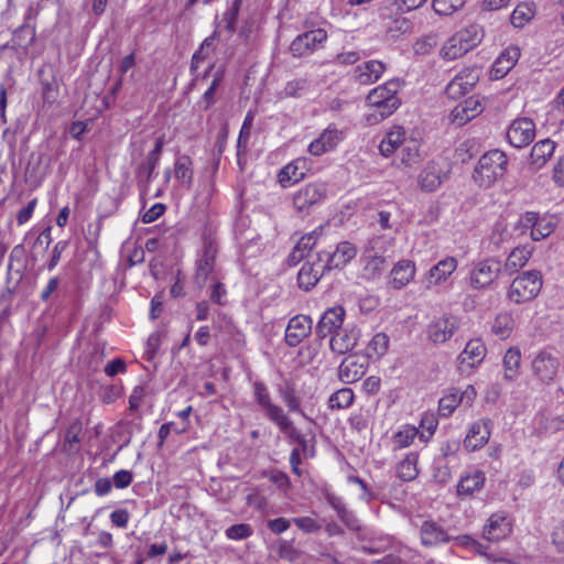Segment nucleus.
Returning a JSON list of instances; mask_svg holds the SVG:
<instances>
[{"mask_svg": "<svg viewBox=\"0 0 564 564\" xmlns=\"http://www.w3.org/2000/svg\"><path fill=\"white\" fill-rule=\"evenodd\" d=\"M339 131L336 129H326L324 132L308 147L312 155L318 156L334 149L339 142Z\"/></svg>", "mask_w": 564, "mask_h": 564, "instance_id": "2f4dec72", "label": "nucleus"}, {"mask_svg": "<svg viewBox=\"0 0 564 564\" xmlns=\"http://www.w3.org/2000/svg\"><path fill=\"white\" fill-rule=\"evenodd\" d=\"M164 143L165 141L163 137L156 138L154 148L149 152L145 160L137 166L135 176L139 184L148 186L152 180L153 173L159 164Z\"/></svg>", "mask_w": 564, "mask_h": 564, "instance_id": "ddd939ff", "label": "nucleus"}, {"mask_svg": "<svg viewBox=\"0 0 564 564\" xmlns=\"http://www.w3.org/2000/svg\"><path fill=\"white\" fill-rule=\"evenodd\" d=\"M241 0H235L232 4L224 12L223 21L226 23L225 29L232 34L240 10Z\"/></svg>", "mask_w": 564, "mask_h": 564, "instance_id": "680f3d73", "label": "nucleus"}, {"mask_svg": "<svg viewBox=\"0 0 564 564\" xmlns=\"http://www.w3.org/2000/svg\"><path fill=\"white\" fill-rule=\"evenodd\" d=\"M457 34L464 41L469 51L480 44L484 39V30L478 24H470L458 31Z\"/></svg>", "mask_w": 564, "mask_h": 564, "instance_id": "3c124183", "label": "nucleus"}, {"mask_svg": "<svg viewBox=\"0 0 564 564\" xmlns=\"http://www.w3.org/2000/svg\"><path fill=\"white\" fill-rule=\"evenodd\" d=\"M219 35V32L216 30L214 33L206 37L199 48L193 54L192 62H191V72L192 74H195L199 67V65L205 62L208 57L209 50L213 46L214 41Z\"/></svg>", "mask_w": 564, "mask_h": 564, "instance_id": "09e8293b", "label": "nucleus"}, {"mask_svg": "<svg viewBox=\"0 0 564 564\" xmlns=\"http://www.w3.org/2000/svg\"><path fill=\"white\" fill-rule=\"evenodd\" d=\"M318 253L323 254L324 262L330 271L333 269L345 267L351 259L356 257L357 250L350 242L343 241L337 245L335 251H321Z\"/></svg>", "mask_w": 564, "mask_h": 564, "instance_id": "aec40b11", "label": "nucleus"}, {"mask_svg": "<svg viewBox=\"0 0 564 564\" xmlns=\"http://www.w3.org/2000/svg\"><path fill=\"white\" fill-rule=\"evenodd\" d=\"M502 272V264L496 258H488L478 262L470 273V284L474 289L489 286Z\"/></svg>", "mask_w": 564, "mask_h": 564, "instance_id": "0eeeda50", "label": "nucleus"}, {"mask_svg": "<svg viewBox=\"0 0 564 564\" xmlns=\"http://www.w3.org/2000/svg\"><path fill=\"white\" fill-rule=\"evenodd\" d=\"M520 57V50L517 46L507 47L495 61L492 73L496 78L507 75Z\"/></svg>", "mask_w": 564, "mask_h": 564, "instance_id": "7c9ffc66", "label": "nucleus"}, {"mask_svg": "<svg viewBox=\"0 0 564 564\" xmlns=\"http://www.w3.org/2000/svg\"><path fill=\"white\" fill-rule=\"evenodd\" d=\"M400 89L399 80H389L373 88L367 96V106L370 109L368 120L379 122L391 116L401 105L397 96Z\"/></svg>", "mask_w": 564, "mask_h": 564, "instance_id": "f257e3e1", "label": "nucleus"}, {"mask_svg": "<svg viewBox=\"0 0 564 564\" xmlns=\"http://www.w3.org/2000/svg\"><path fill=\"white\" fill-rule=\"evenodd\" d=\"M394 239L387 236H377L369 240L365 252L384 256L388 249L393 245Z\"/></svg>", "mask_w": 564, "mask_h": 564, "instance_id": "4d7b16f0", "label": "nucleus"}, {"mask_svg": "<svg viewBox=\"0 0 564 564\" xmlns=\"http://www.w3.org/2000/svg\"><path fill=\"white\" fill-rule=\"evenodd\" d=\"M457 260L454 257H446L433 265L422 280L426 290L435 285H440L447 280L449 275L456 270Z\"/></svg>", "mask_w": 564, "mask_h": 564, "instance_id": "a211bd4d", "label": "nucleus"}, {"mask_svg": "<svg viewBox=\"0 0 564 564\" xmlns=\"http://www.w3.org/2000/svg\"><path fill=\"white\" fill-rule=\"evenodd\" d=\"M252 120H253L252 113L248 112L246 118H245V121L242 123L239 137H238L237 156H238V163L239 164L241 163V161H240L241 152L242 151L245 152L246 149H247L248 140H249V137H250V129H251V126H252Z\"/></svg>", "mask_w": 564, "mask_h": 564, "instance_id": "052dcab7", "label": "nucleus"}, {"mask_svg": "<svg viewBox=\"0 0 564 564\" xmlns=\"http://www.w3.org/2000/svg\"><path fill=\"white\" fill-rule=\"evenodd\" d=\"M415 275V264L411 260H401L391 270L390 283L393 289L401 290L408 285Z\"/></svg>", "mask_w": 564, "mask_h": 564, "instance_id": "c85d7f7f", "label": "nucleus"}, {"mask_svg": "<svg viewBox=\"0 0 564 564\" xmlns=\"http://www.w3.org/2000/svg\"><path fill=\"white\" fill-rule=\"evenodd\" d=\"M514 327V319L511 313L501 312L499 313L491 325V332L500 339L508 338Z\"/></svg>", "mask_w": 564, "mask_h": 564, "instance_id": "c03bdc74", "label": "nucleus"}, {"mask_svg": "<svg viewBox=\"0 0 564 564\" xmlns=\"http://www.w3.org/2000/svg\"><path fill=\"white\" fill-rule=\"evenodd\" d=\"M420 536L422 544L425 546H434L440 543H446L451 540V536L445 529L432 520H426L422 523Z\"/></svg>", "mask_w": 564, "mask_h": 564, "instance_id": "a878e982", "label": "nucleus"}, {"mask_svg": "<svg viewBox=\"0 0 564 564\" xmlns=\"http://www.w3.org/2000/svg\"><path fill=\"white\" fill-rule=\"evenodd\" d=\"M264 414L279 427L281 432L286 431V429L293 424V422L284 413L283 409L274 403L264 410Z\"/></svg>", "mask_w": 564, "mask_h": 564, "instance_id": "864d4df0", "label": "nucleus"}, {"mask_svg": "<svg viewBox=\"0 0 564 564\" xmlns=\"http://www.w3.org/2000/svg\"><path fill=\"white\" fill-rule=\"evenodd\" d=\"M253 530L248 523H239L229 527L226 530V536L230 540H245L251 536Z\"/></svg>", "mask_w": 564, "mask_h": 564, "instance_id": "e2e57ef3", "label": "nucleus"}, {"mask_svg": "<svg viewBox=\"0 0 564 564\" xmlns=\"http://www.w3.org/2000/svg\"><path fill=\"white\" fill-rule=\"evenodd\" d=\"M400 162L406 167H412L421 161L420 145L416 140L406 141L400 151Z\"/></svg>", "mask_w": 564, "mask_h": 564, "instance_id": "de8ad7c7", "label": "nucleus"}, {"mask_svg": "<svg viewBox=\"0 0 564 564\" xmlns=\"http://www.w3.org/2000/svg\"><path fill=\"white\" fill-rule=\"evenodd\" d=\"M476 394L475 388L470 384L467 386L465 390L452 388L448 393L441 398L438 411L443 416H449L459 404L470 406Z\"/></svg>", "mask_w": 564, "mask_h": 564, "instance_id": "1a4fd4ad", "label": "nucleus"}, {"mask_svg": "<svg viewBox=\"0 0 564 564\" xmlns=\"http://www.w3.org/2000/svg\"><path fill=\"white\" fill-rule=\"evenodd\" d=\"M417 453H409L404 459H402L397 467L398 477L403 481H411L419 475L417 469Z\"/></svg>", "mask_w": 564, "mask_h": 564, "instance_id": "37998d69", "label": "nucleus"}, {"mask_svg": "<svg viewBox=\"0 0 564 564\" xmlns=\"http://www.w3.org/2000/svg\"><path fill=\"white\" fill-rule=\"evenodd\" d=\"M37 74L44 102L54 104L58 97V84L54 66L51 63H44Z\"/></svg>", "mask_w": 564, "mask_h": 564, "instance_id": "412c9836", "label": "nucleus"}, {"mask_svg": "<svg viewBox=\"0 0 564 564\" xmlns=\"http://www.w3.org/2000/svg\"><path fill=\"white\" fill-rule=\"evenodd\" d=\"M365 372V365L358 362L354 357L345 358L339 366V379L345 383H352L359 380Z\"/></svg>", "mask_w": 564, "mask_h": 564, "instance_id": "e433bc0d", "label": "nucleus"}, {"mask_svg": "<svg viewBox=\"0 0 564 564\" xmlns=\"http://www.w3.org/2000/svg\"><path fill=\"white\" fill-rule=\"evenodd\" d=\"M486 350V346L480 339H470L459 355V359L463 364L466 362L469 367H474L484 359Z\"/></svg>", "mask_w": 564, "mask_h": 564, "instance_id": "ea45409f", "label": "nucleus"}, {"mask_svg": "<svg viewBox=\"0 0 564 564\" xmlns=\"http://www.w3.org/2000/svg\"><path fill=\"white\" fill-rule=\"evenodd\" d=\"M534 17V9L531 3L523 2L516 7L511 13L510 20L513 26L522 28Z\"/></svg>", "mask_w": 564, "mask_h": 564, "instance_id": "603ef678", "label": "nucleus"}, {"mask_svg": "<svg viewBox=\"0 0 564 564\" xmlns=\"http://www.w3.org/2000/svg\"><path fill=\"white\" fill-rule=\"evenodd\" d=\"M551 538L556 551L564 554V521L554 527Z\"/></svg>", "mask_w": 564, "mask_h": 564, "instance_id": "774afa93", "label": "nucleus"}, {"mask_svg": "<svg viewBox=\"0 0 564 564\" xmlns=\"http://www.w3.org/2000/svg\"><path fill=\"white\" fill-rule=\"evenodd\" d=\"M253 390H254V399L263 411L273 404L271 401V397L268 391V388L263 382H261V381L254 382Z\"/></svg>", "mask_w": 564, "mask_h": 564, "instance_id": "0e129e2a", "label": "nucleus"}, {"mask_svg": "<svg viewBox=\"0 0 564 564\" xmlns=\"http://www.w3.org/2000/svg\"><path fill=\"white\" fill-rule=\"evenodd\" d=\"M485 479L482 471H476L473 475L462 477L457 485V494L459 496H471L475 491L482 488Z\"/></svg>", "mask_w": 564, "mask_h": 564, "instance_id": "79ce46f5", "label": "nucleus"}, {"mask_svg": "<svg viewBox=\"0 0 564 564\" xmlns=\"http://www.w3.org/2000/svg\"><path fill=\"white\" fill-rule=\"evenodd\" d=\"M221 79V73L217 72L214 76L210 86L207 88V90L204 93L200 100L198 101V105L202 106L204 110L209 109L216 102V91L220 86Z\"/></svg>", "mask_w": 564, "mask_h": 564, "instance_id": "bf43d9fd", "label": "nucleus"}, {"mask_svg": "<svg viewBox=\"0 0 564 564\" xmlns=\"http://www.w3.org/2000/svg\"><path fill=\"white\" fill-rule=\"evenodd\" d=\"M326 39L327 33L323 29L307 31L292 41L290 52L294 57L311 54L316 50V46L326 41Z\"/></svg>", "mask_w": 564, "mask_h": 564, "instance_id": "f8f14e48", "label": "nucleus"}, {"mask_svg": "<svg viewBox=\"0 0 564 564\" xmlns=\"http://www.w3.org/2000/svg\"><path fill=\"white\" fill-rule=\"evenodd\" d=\"M521 367V351L518 347H510L503 356V378L514 381Z\"/></svg>", "mask_w": 564, "mask_h": 564, "instance_id": "a19ab883", "label": "nucleus"}, {"mask_svg": "<svg viewBox=\"0 0 564 564\" xmlns=\"http://www.w3.org/2000/svg\"><path fill=\"white\" fill-rule=\"evenodd\" d=\"M290 442L295 443V449H301L304 452V458H311L315 455V437L313 436L311 440H307L304 434H302L294 424L290 425L286 431L282 432Z\"/></svg>", "mask_w": 564, "mask_h": 564, "instance_id": "c9c22d12", "label": "nucleus"}, {"mask_svg": "<svg viewBox=\"0 0 564 564\" xmlns=\"http://www.w3.org/2000/svg\"><path fill=\"white\" fill-rule=\"evenodd\" d=\"M345 310L341 306L328 308L316 325V334L324 338L341 328Z\"/></svg>", "mask_w": 564, "mask_h": 564, "instance_id": "4be33fe9", "label": "nucleus"}, {"mask_svg": "<svg viewBox=\"0 0 564 564\" xmlns=\"http://www.w3.org/2000/svg\"><path fill=\"white\" fill-rule=\"evenodd\" d=\"M326 197V185L321 182L301 187L293 196V205L299 212L308 210Z\"/></svg>", "mask_w": 564, "mask_h": 564, "instance_id": "9d476101", "label": "nucleus"}, {"mask_svg": "<svg viewBox=\"0 0 564 564\" xmlns=\"http://www.w3.org/2000/svg\"><path fill=\"white\" fill-rule=\"evenodd\" d=\"M543 285L542 274L538 270L524 271L513 279L507 299L514 304H523L535 299Z\"/></svg>", "mask_w": 564, "mask_h": 564, "instance_id": "7ed1b4c3", "label": "nucleus"}, {"mask_svg": "<svg viewBox=\"0 0 564 564\" xmlns=\"http://www.w3.org/2000/svg\"><path fill=\"white\" fill-rule=\"evenodd\" d=\"M389 337L384 333L376 334L369 341L366 352L368 358L378 359L382 357L389 348Z\"/></svg>", "mask_w": 564, "mask_h": 564, "instance_id": "8fccbe9b", "label": "nucleus"}, {"mask_svg": "<svg viewBox=\"0 0 564 564\" xmlns=\"http://www.w3.org/2000/svg\"><path fill=\"white\" fill-rule=\"evenodd\" d=\"M507 165L508 160L502 151H488L479 159L473 177L479 186L489 187L506 174Z\"/></svg>", "mask_w": 564, "mask_h": 564, "instance_id": "f03ea898", "label": "nucleus"}, {"mask_svg": "<svg viewBox=\"0 0 564 564\" xmlns=\"http://www.w3.org/2000/svg\"><path fill=\"white\" fill-rule=\"evenodd\" d=\"M217 253V243L210 238H205L202 252L198 254L196 260V273L194 278L195 283L199 289H203L207 280L213 275Z\"/></svg>", "mask_w": 564, "mask_h": 564, "instance_id": "39448f33", "label": "nucleus"}, {"mask_svg": "<svg viewBox=\"0 0 564 564\" xmlns=\"http://www.w3.org/2000/svg\"><path fill=\"white\" fill-rule=\"evenodd\" d=\"M386 70V65L380 61H369L355 68V78L361 85L377 82Z\"/></svg>", "mask_w": 564, "mask_h": 564, "instance_id": "c756f323", "label": "nucleus"}, {"mask_svg": "<svg viewBox=\"0 0 564 564\" xmlns=\"http://www.w3.org/2000/svg\"><path fill=\"white\" fill-rule=\"evenodd\" d=\"M406 142L405 131L402 127H394L392 130L386 133L379 144L380 153L388 158L393 154L397 149L402 148Z\"/></svg>", "mask_w": 564, "mask_h": 564, "instance_id": "72a5a7b5", "label": "nucleus"}, {"mask_svg": "<svg viewBox=\"0 0 564 564\" xmlns=\"http://www.w3.org/2000/svg\"><path fill=\"white\" fill-rule=\"evenodd\" d=\"M174 176L182 187L189 189L193 184V160L186 154L178 155L174 163Z\"/></svg>", "mask_w": 564, "mask_h": 564, "instance_id": "473e14b6", "label": "nucleus"}, {"mask_svg": "<svg viewBox=\"0 0 564 564\" xmlns=\"http://www.w3.org/2000/svg\"><path fill=\"white\" fill-rule=\"evenodd\" d=\"M354 392L349 388H343L329 397L328 403L330 409H346L354 402Z\"/></svg>", "mask_w": 564, "mask_h": 564, "instance_id": "5fc2aeb1", "label": "nucleus"}, {"mask_svg": "<svg viewBox=\"0 0 564 564\" xmlns=\"http://www.w3.org/2000/svg\"><path fill=\"white\" fill-rule=\"evenodd\" d=\"M458 325V318L453 315L436 318L427 327L429 338L435 344H443L454 335Z\"/></svg>", "mask_w": 564, "mask_h": 564, "instance_id": "4468645a", "label": "nucleus"}, {"mask_svg": "<svg viewBox=\"0 0 564 564\" xmlns=\"http://www.w3.org/2000/svg\"><path fill=\"white\" fill-rule=\"evenodd\" d=\"M307 87V80L304 78H297L289 82L285 85L284 94L289 97H300L302 91Z\"/></svg>", "mask_w": 564, "mask_h": 564, "instance_id": "69168bd1", "label": "nucleus"}, {"mask_svg": "<svg viewBox=\"0 0 564 564\" xmlns=\"http://www.w3.org/2000/svg\"><path fill=\"white\" fill-rule=\"evenodd\" d=\"M561 368L560 357L549 350L539 351L531 361L532 376L541 384L549 386L554 382Z\"/></svg>", "mask_w": 564, "mask_h": 564, "instance_id": "20e7f679", "label": "nucleus"}, {"mask_svg": "<svg viewBox=\"0 0 564 564\" xmlns=\"http://www.w3.org/2000/svg\"><path fill=\"white\" fill-rule=\"evenodd\" d=\"M35 28L29 24H23L13 32L11 44H4L0 50L1 52H7L9 50H22L25 53L29 46L35 41Z\"/></svg>", "mask_w": 564, "mask_h": 564, "instance_id": "bb28decb", "label": "nucleus"}, {"mask_svg": "<svg viewBox=\"0 0 564 564\" xmlns=\"http://www.w3.org/2000/svg\"><path fill=\"white\" fill-rule=\"evenodd\" d=\"M535 137V124L530 118L516 119L507 131V138L514 148L530 144Z\"/></svg>", "mask_w": 564, "mask_h": 564, "instance_id": "9b49d317", "label": "nucleus"}, {"mask_svg": "<svg viewBox=\"0 0 564 564\" xmlns=\"http://www.w3.org/2000/svg\"><path fill=\"white\" fill-rule=\"evenodd\" d=\"M484 110V106L477 96H471L458 104L451 112V120L458 127L466 124Z\"/></svg>", "mask_w": 564, "mask_h": 564, "instance_id": "6ab92c4d", "label": "nucleus"}, {"mask_svg": "<svg viewBox=\"0 0 564 564\" xmlns=\"http://www.w3.org/2000/svg\"><path fill=\"white\" fill-rule=\"evenodd\" d=\"M489 423V421L480 420L470 426L464 441L466 448L476 451L488 442L490 437Z\"/></svg>", "mask_w": 564, "mask_h": 564, "instance_id": "cd10ccee", "label": "nucleus"}, {"mask_svg": "<svg viewBox=\"0 0 564 564\" xmlns=\"http://www.w3.org/2000/svg\"><path fill=\"white\" fill-rule=\"evenodd\" d=\"M308 164L306 159L300 158L285 165L278 174L279 183L282 187H288L300 182L306 175Z\"/></svg>", "mask_w": 564, "mask_h": 564, "instance_id": "b1692460", "label": "nucleus"}, {"mask_svg": "<svg viewBox=\"0 0 564 564\" xmlns=\"http://www.w3.org/2000/svg\"><path fill=\"white\" fill-rule=\"evenodd\" d=\"M520 227L531 230V238L535 241L549 237L557 226L554 216H540L536 213L528 212L520 217Z\"/></svg>", "mask_w": 564, "mask_h": 564, "instance_id": "423d86ee", "label": "nucleus"}, {"mask_svg": "<svg viewBox=\"0 0 564 564\" xmlns=\"http://www.w3.org/2000/svg\"><path fill=\"white\" fill-rule=\"evenodd\" d=\"M278 392L289 411L300 413L304 419L312 421L301 409V399L296 394L294 383L285 381L283 384L279 386Z\"/></svg>", "mask_w": 564, "mask_h": 564, "instance_id": "58836bf2", "label": "nucleus"}, {"mask_svg": "<svg viewBox=\"0 0 564 564\" xmlns=\"http://www.w3.org/2000/svg\"><path fill=\"white\" fill-rule=\"evenodd\" d=\"M466 0H433L434 11L440 15H452L465 6Z\"/></svg>", "mask_w": 564, "mask_h": 564, "instance_id": "13d9d810", "label": "nucleus"}, {"mask_svg": "<svg viewBox=\"0 0 564 564\" xmlns=\"http://www.w3.org/2000/svg\"><path fill=\"white\" fill-rule=\"evenodd\" d=\"M480 72L477 67L462 69L446 86V95L452 99L468 94L478 83Z\"/></svg>", "mask_w": 564, "mask_h": 564, "instance_id": "6e6552de", "label": "nucleus"}, {"mask_svg": "<svg viewBox=\"0 0 564 564\" xmlns=\"http://www.w3.org/2000/svg\"><path fill=\"white\" fill-rule=\"evenodd\" d=\"M358 338V329L355 327H341L332 335L330 348L334 352L344 355L356 346Z\"/></svg>", "mask_w": 564, "mask_h": 564, "instance_id": "5701e85b", "label": "nucleus"}, {"mask_svg": "<svg viewBox=\"0 0 564 564\" xmlns=\"http://www.w3.org/2000/svg\"><path fill=\"white\" fill-rule=\"evenodd\" d=\"M365 267L364 272L368 279H375L382 274L386 269L384 256L364 252Z\"/></svg>", "mask_w": 564, "mask_h": 564, "instance_id": "49530a36", "label": "nucleus"}, {"mask_svg": "<svg viewBox=\"0 0 564 564\" xmlns=\"http://www.w3.org/2000/svg\"><path fill=\"white\" fill-rule=\"evenodd\" d=\"M532 254V248L529 246L517 247L509 253L502 271L509 275L516 273L527 264Z\"/></svg>", "mask_w": 564, "mask_h": 564, "instance_id": "f704fd0d", "label": "nucleus"}, {"mask_svg": "<svg viewBox=\"0 0 564 564\" xmlns=\"http://www.w3.org/2000/svg\"><path fill=\"white\" fill-rule=\"evenodd\" d=\"M512 531L511 523L503 513L492 514L484 528V538L498 542L508 536Z\"/></svg>", "mask_w": 564, "mask_h": 564, "instance_id": "393cba45", "label": "nucleus"}, {"mask_svg": "<svg viewBox=\"0 0 564 564\" xmlns=\"http://www.w3.org/2000/svg\"><path fill=\"white\" fill-rule=\"evenodd\" d=\"M441 52L442 56L445 59L453 61L468 53L469 50L467 48L460 36L457 33H455L452 37H449L446 41Z\"/></svg>", "mask_w": 564, "mask_h": 564, "instance_id": "a18cd8bd", "label": "nucleus"}, {"mask_svg": "<svg viewBox=\"0 0 564 564\" xmlns=\"http://www.w3.org/2000/svg\"><path fill=\"white\" fill-rule=\"evenodd\" d=\"M411 30L412 22L403 15H397L387 24V33L393 39L411 32Z\"/></svg>", "mask_w": 564, "mask_h": 564, "instance_id": "6e6d98bb", "label": "nucleus"}, {"mask_svg": "<svg viewBox=\"0 0 564 564\" xmlns=\"http://www.w3.org/2000/svg\"><path fill=\"white\" fill-rule=\"evenodd\" d=\"M327 271L329 270L324 262L323 254L317 253L316 261L306 262L301 268L297 274L299 286L305 291L311 290Z\"/></svg>", "mask_w": 564, "mask_h": 564, "instance_id": "dca6fc26", "label": "nucleus"}, {"mask_svg": "<svg viewBox=\"0 0 564 564\" xmlns=\"http://www.w3.org/2000/svg\"><path fill=\"white\" fill-rule=\"evenodd\" d=\"M246 503L260 512H264L268 508L267 498L259 491H253L249 494L246 498Z\"/></svg>", "mask_w": 564, "mask_h": 564, "instance_id": "338daca9", "label": "nucleus"}, {"mask_svg": "<svg viewBox=\"0 0 564 564\" xmlns=\"http://www.w3.org/2000/svg\"><path fill=\"white\" fill-rule=\"evenodd\" d=\"M448 169L438 162H429L419 175L420 187L425 192H434L448 177Z\"/></svg>", "mask_w": 564, "mask_h": 564, "instance_id": "2eb2a0df", "label": "nucleus"}, {"mask_svg": "<svg viewBox=\"0 0 564 564\" xmlns=\"http://www.w3.org/2000/svg\"><path fill=\"white\" fill-rule=\"evenodd\" d=\"M554 150L555 142L550 139H544L536 142L531 149L530 163L536 169L542 167L552 156Z\"/></svg>", "mask_w": 564, "mask_h": 564, "instance_id": "4c0bfd02", "label": "nucleus"}, {"mask_svg": "<svg viewBox=\"0 0 564 564\" xmlns=\"http://www.w3.org/2000/svg\"><path fill=\"white\" fill-rule=\"evenodd\" d=\"M312 319L306 315H296L289 321L285 329V343L290 347L300 345L312 332Z\"/></svg>", "mask_w": 564, "mask_h": 564, "instance_id": "f3484780", "label": "nucleus"}]
</instances>
